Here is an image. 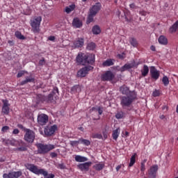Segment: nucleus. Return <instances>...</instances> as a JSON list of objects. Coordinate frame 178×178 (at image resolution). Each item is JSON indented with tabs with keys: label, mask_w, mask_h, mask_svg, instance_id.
Here are the masks:
<instances>
[{
	"label": "nucleus",
	"mask_w": 178,
	"mask_h": 178,
	"mask_svg": "<svg viewBox=\"0 0 178 178\" xmlns=\"http://www.w3.org/2000/svg\"><path fill=\"white\" fill-rule=\"evenodd\" d=\"M177 30H178V20L172 25V26L169 29V31L170 33H176Z\"/></svg>",
	"instance_id": "obj_30"
},
{
	"label": "nucleus",
	"mask_w": 178,
	"mask_h": 178,
	"mask_svg": "<svg viewBox=\"0 0 178 178\" xmlns=\"http://www.w3.org/2000/svg\"><path fill=\"white\" fill-rule=\"evenodd\" d=\"M34 81H35V79L33 76H26L25 80L20 82V86H24L27 83H34Z\"/></svg>",
	"instance_id": "obj_21"
},
{
	"label": "nucleus",
	"mask_w": 178,
	"mask_h": 178,
	"mask_svg": "<svg viewBox=\"0 0 178 178\" xmlns=\"http://www.w3.org/2000/svg\"><path fill=\"white\" fill-rule=\"evenodd\" d=\"M25 72L24 71H20L19 72L17 73V77L20 78L24 74Z\"/></svg>",
	"instance_id": "obj_47"
},
{
	"label": "nucleus",
	"mask_w": 178,
	"mask_h": 178,
	"mask_svg": "<svg viewBox=\"0 0 178 178\" xmlns=\"http://www.w3.org/2000/svg\"><path fill=\"white\" fill-rule=\"evenodd\" d=\"M19 131L17 129H15L13 131V134H19Z\"/></svg>",
	"instance_id": "obj_52"
},
{
	"label": "nucleus",
	"mask_w": 178,
	"mask_h": 178,
	"mask_svg": "<svg viewBox=\"0 0 178 178\" xmlns=\"http://www.w3.org/2000/svg\"><path fill=\"white\" fill-rule=\"evenodd\" d=\"M121 168H122V165H118L117 167H116V170H117V172H119V170H120V169H121Z\"/></svg>",
	"instance_id": "obj_57"
},
{
	"label": "nucleus",
	"mask_w": 178,
	"mask_h": 178,
	"mask_svg": "<svg viewBox=\"0 0 178 178\" xmlns=\"http://www.w3.org/2000/svg\"><path fill=\"white\" fill-rule=\"evenodd\" d=\"M27 148L26 147H20L17 148V151H26Z\"/></svg>",
	"instance_id": "obj_48"
},
{
	"label": "nucleus",
	"mask_w": 178,
	"mask_h": 178,
	"mask_svg": "<svg viewBox=\"0 0 178 178\" xmlns=\"http://www.w3.org/2000/svg\"><path fill=\"white\" fill-rule=\"evenodd\" d=\"M76 8V5L72 4L67 7L65 8V12L66 13H70V12H73Z\"/></svg>",
	"instance_id": "obj_33"
},
{
	"label": "nucleus",
	"mask_w": 178,
	"mask_h": 178,
	"mask_svg": "<svg viewBox=\"0 0 178 178\" xmlns=\"http://www.w3.org/2000/svg\"><path fill=\"white\" fill-rule=\"evenodd\" d=\"M75 161L76 162H87L88 161V159L87 157H84L83 156L76 155L75 156Z\"/></svg>",
	"instance_id": "obj_27"
},
{
	"label": "nucleus",
	"mask_w": 178,
	"mask_h": 178,
	"mask_svg": "<svg viewBox=\"0 0 178 178\" xmlns=\"http://www.w3.org/2000/svg\"><path fill=\"white\" fill-rule=\"evenodd\" d=\"M15 35L18 40H24L26 38L24 35H22V33L20 31H16L15 33Z\"/></svg>",
	"instance_id": "obj_36"
},
{
	"label": "nucleus",
	"mask_w": 178,
	"mask_h": 178,
	"mask_svg": "<svg viewBox=\"0 0 178 178\" xmlns=\"http://www.w3.org/2000/svg\"><path fill=\"white\" fill-rule=\"evenodd\" d=\"M49 118L45 114H40L38 115V122L40 126H44L48 123Z\"/></svg>",
	"instance_id": "obj_13"
},
{
	"label": "nucleus",
	"mask_w": 178,
	"mask_h": 178,
	"mask_svg": "<svg viewBox=\"0 0 178 178\" xmlns=\"http://www.w3.org/2000/svg\"><path fill=\"white\" fill-rule=\"evenodd\" d=\"M10 106V104L8 103V102H4L3 106H2V113L4 115H9V112L10 111V108H9Z\"/></svg>",
	"instance_id": "obj_19"
},
{
	"label": "nucleus",
	"mask_w": 178,
	"mask_h": 178,
	"mask_svg": "<svg viewBox=\"0 0 178 178\" xmlns=\"http://www.w3.org/2000/svg\"><path fill=\"white\" fill-rule=\"evenodd\" d=\"M17 127H19V129H22L24 130V129H26V128H25L24 127H23V125L21 124H19L17 125Z\"/></svg>",
	"instance_id": "obj_54"
},
{
	"label": "nucleus",
	"mask_w": 178,
	"mask_h": 178,
	"mask_svg": "<svg viewBox=\"0 0 178 178\" xmlns=\"http://www.w3.org/2000/svg\"><path fill=\"white\" fill-rule=\"evenodd\" d=\"M150 49H151V51H155V49H156L155 46H154V45L151 46Z\"/></svg>",
	"instance_id": "obj_59"
},
{
	"label": "nucleus",
	"mask_w": 178,
	"mask_h": 178,
	"mask_svg": "<svg viewBox=\"0 0 178 178\" xmlns=\"http://www.w3.org/2000/svg\"><path fill=\"white\" fill-rule=\"evenodd\" d=\"M8 44H9L10 47H13V45H15V42H13V40H8Z\"/></svg>",
	"instance_id": "obj_51"
},
{
	"label": "nucleus",
	"mask_w": 178,
	"mask_h": 178,
	"mask_svg": "<svg viewBox=\"0 0 178 178\" xmlns=\"http://www.w3.org/2000/svg\"><path fill=\"white\" fill-rule=\"evenodd\" d=\"M153 95L154 97H159V92L158 90L153 92Z\"/></svg>",
	"instance_id": "obj_50"
},
{
	"label": "nucleus",
	"mask_w": 178,
	"mask_h": 178,
	"mask_svg": "<svg viewBox=\"0 0 178 178\" xmlns=\"http://www.w3.org/2000/svg\"><path fill=\"white\" fill-rule=\"evenodd\" d=\"M92 111H97L99 115H102V113L104 112V108L102 107H92Z\"/></svg>",
	"instance_id": "obj_39"
},
{
	"label": "nucleus",
	"mask_w": 178,
	"mask_h": 178,
	"mask_svg": "<svg viewBox=\"0 0 178 178\" xmlns=\"http://www.w3.org/2000/svg\"><path fill=\"white\" fill-rule=\"evenodd\" d=\"M48 40H49V41H55V36H49V37L48 38Z\"/></svg>",
	"instance_id": "obj_53"
},
{
	"label": "nucleus",
	"mask_w": 178,
	"mask_h": 178,
	"mask_svg": "<svg viewBox=\"0 0 178 178\" xmlns=\"http://www.w3.org/2000/svg\"><path fill=\"white\" fill-rule=\"evenodd\" d=\"M50 156H51V158H56V157L58 156V154H56V152H51V153L50 154Z\"/></svg>",
	"instance_id": "obj_49"
},
{
	"label": "nucleus",
	"mask_w": 178,
	"mask_h": 178,
	"mask_svg": "<svg viewBox=\"0 0 178 178\" xmlns=\"http://www.w3.org/2000/svg\"><path fill=\"white\" fill-rule=\"evenodd\" d=\"M58 95L59 89H58L56 87H54L52 92L48 95L47 102H50L51 104H56V101L59 98Z\"/></svg>",
	"instance_id": "obj_7"
},
{
	"label": "nucleus",
	"mask_w": 178,
	"mask_h": 178,
	"mask_svg": "<svg viewBox=\"0 0 178 178\" xmlns=\"http://www.w3.org/2000/svg\"><path fill=\"white\" fill-rule=\"evenodd\" d=\"M45 65V58H42V59L39 60V66H44Z\"/></svg>",
	"instance_id": "obj_46"
},
{
	"label": "nucleus",
	"mask_w": 178,
	"mask_h": 178,
	"mask_svg": "<svg viewBox=\"0 0 178 178\" xmlns=\"http://www.w3.org/2000/svg\"><path fill=\"white\" fill-rule=\"evenodd\" d=\"M79 141L81 144H83V145H86V147H88L91 144V142L87 139L84 138H79Z\"/></svg>",
	"instance_id": "obj_35"
},
{
	"label": "nucleus",
	"mask_w": 178,
	"mask_h": 178,
	"mask_svg": "<svg viewBox=\"0 0 178 178\" xmlns=\"http://www.w3.org/2000/svg\"><path fill=\"white\" fill-rule=\"evenodd\" d=\"M83 45H84V39L78 38L77 40L74 41L72 48L76 49L77 48L83 47Z\"/></svg>",
	"instance_id": "obj_17"
},
{
	"label": "nucleus",
	"mask_w": 178,
	"mask_h": 178,
	"mask_svg": "<svg viewBox=\"0 0 178 178\" xmlns=\"http://www.w3.org/2000/svg\"><path fill=\"white\" fill-rule=\"evenodd\" d=\"M118 58H120V59H123V55L118 54Z\"/></svg>",
	"instance_id": "obj_60"
},
{
	"label": "nucleus",
	"mask_w": 178,
	"mask_h": 178,
	"mask_svg": "<svg viewBox=\"0 0 178 178\" xmlns=\"http://www.w3.org/2000/svg\"><path fill=\"white\" fill-rule=\"evenodd\" d=\"M103 136H104V138H105V140H106V138H108V135L106 134V133L103 132Z\"/></svg>",
	"instance_id": "obj_58"
},
{
	"label": "nucleus",
	"mask_w": 178,
	"mask_h": 178,
	"mask_svg": "<svg viewBox=\"0 0 178 178\" xmlns=\"http://www.w3.org/2000/svg\"><path fill=\"white\" fill-rule=\"evenodd\" d=\"M25 135H24V140L27 143H34V140L35 139V133L29 129H24Z\"/></svg>",
	"instance_id": "obj_8"
},
{
	"label": "nucleus",
	"mask_w": 178,
	"mask_h": 178,
	"mask_svg": "<svg viewBox=\"0 0 178 178\" xmlns=\"http://www.w3.org/2000/svg\"><path fill=\"white\" fill-rule=\"evenodd\" d=\"M120 91L121 92V93L123 94V95H129V94H130V92H131L130 91V89L125 85H124L120 88Z\"/></svg>",
	"instance_id": "obj_23"
},
{
	"label": "nucleus",
	"mask_w": 178,
	"mask_h": 178,
	"mask_svg": "<svg viewBox=\"0 0 178 178\" xmlns=\"http://www.w3.org/2000/svg\"><path fill=\"white\" fill-rule=\"evenodd\" d=\"M81 91V87L79 85H75L71 88L72 94H76V92H80Z\"/></svg>",
	"instance_id": "obj_29"
},
{
	"label": "nucleus",
	"mask_w": 178,
	"mask_h": 178,
	"mask_svg": "<svg viewBox=\"0 0 178 178\" xmlns=\"http://www.w3.org/2000/svg\"><path fill=\"white\" fill-rule=\"evenodd\" d=\"M87 0H82V2H86Z\"/></svg>",
	"instance_id": "obj_64"
},
{
	"label": "nucleus",
	"mask_w": 178,
	"mask_h": 178,
	"mask_svg": "<svg viewBox=\"0 0 178 178\" xmlns=\"http://www.w3.org/2000/svg\"><path fill=\"white\" fill-rule=\"evenodd\" d=\"M150 76L151 79L152 80H154L156 81L159 79V76H161V72L156 69L154 66L150 67Z\"/></svg>",
	"instance_id": "obj_11"
},
{
	"label": "nucleus",
	"mask_w": 178,
	"mask_h": 178,
	"mask_svg": "<svg viewBox=\"0 0 178 178\" xmlns=\"http://www.w3.org/2000/svg\"><path fill=\"white\" fill-rule=\"evenodd\" d=\"M56 130H58V126L56 124L47 126L44 129V136H46V137H51V136L55 134Z\"/></svg>",
	"instance_id": "obj_9"
},
{
	"label": "nucleus",
	"mask_w": 178,
	"mask_h": 178,
	"mask_svg": "<svg viewBox=\"0 0 178 178\" xmlns=\"http://www.w3.org/2000/svg\"><path fill=\"white\" fill-rule=\"evenodd\" d=\"M78 65H92L95 63V54L79 53L76 57Z\"/></svg>",
	"instance_id": "obj_1"
},
{
	"label": "nucleus",
	"mask_w": 178,
	"mask_h": 178,
	"mask_svg": "<svg viewBox=\"0 0 178 178\" xmlns=\"http://www.w3.org/2000/svg\"><path fill=\"white\" fill-rule=\"evenodd\" d=\"M8 130H9V127L8 126H4L1 128L2 133H7Z\"/></svg>",
	"instance_id": "obj_45"
},
{
	"label": "nucleus",
	"mask_w": 178,
	"mask_h": 178,
	"mask_svg": "<svg viewBox=\"0 0 178 178\" xmlns=\"http://www.w3.org/2000/svg\"><path fill=\"white\" fill-rule=\"evenodd\" d=\"M58 169H66V165L64 163H59L57 165Z\"/></svg>",
	"instance_id": "obj_44"
},
{
	"label": "nucleus",
	"mask_w": 178,
	"mask_h": 178,
	"mask_svg": "<svg viewBox=\"0 0 178 178\" xmlns=\"http://www.w3.org/2000/svg\"><path fill=\"white\" fill-rule=\"evenodd\" d=\"M91 165H92V162L88 161L86 163H80L77 166L78 168L82 172H88V170H90V166H91Z\"/></svg>",
	"instance_id": "obj_14"
},
{
	"label": "nucleus",
	"mask_w": 178,
	"mask_h": 178,
	"mask_svg": "<svg viewBox=\"0 0 178 178\" xmlns=\"http://www.w3.org/2000/svg\"><path fill=\"white\" fill-rule=\"evenodd\" d=\"M38 97L39 98H40V101H41V102L44 101V96H42V95H38Z\"/></svg>",
	"instance_id": "obj_55"
},
{
	"label": "nucleus",
	"mask_w": 178,
	"mask_h": 178,
	"mask_svg": "<svg viewBox=\"0 0 178 178\" xmlns=\"http://www.w3.org/2000/svg\"><path fill=\"white\" fill-rule=\"evenodd\" d=\"M159 42L161 45H168V38H166V37L164 35H161L159 38Z\"/></svg>",
	"instance_id": "obj_26"
},
{
	"label": "nucleus",
	"mask_w": 178,
	"mask_h": 178,
	"mask_svg": "<svg viewBox=\"0 0 178 178\" xmlns=\"http://www.w3.org/2000/svg\"><path fill=\"white\" fill-rule=\"evenodd\" d=\"M93 69L94 67L91 65L84 67L78 71L77 76L79 77H86V76H87L88 74V72H90V70H92Z\"/></svg>",
	"instance_id": "obj_10"
},
{
	"label": "nucleus",
	"mask_w": 178,
	"mask_h": 178,
	"mask_svg": "<svg viewBox=\"0 0 178 178\" xmlns=\"http://www.w3.org/2000/svg\"><path fill=\"white\" fill-rule=\"evenodd\" d=\"M134 67V63H127L124 66L121 67L119 71L121 72H126V70L133 69Z\"/></svg>",
	"instance_id": "obj_20"
},
{
	"label": "nucleus",
	"mask_w": 178,
	"mask_h": 178,
	"mask_svg": "<svg viewBox=\"0 0 178 178\" xmlns=\"http://www.w3.org/2000/svg\"><path fill=\"white\" fill-rule=\"evenodd\" d=\"M104 168H105V164L103 163H98L93 165V169H95V170H97L98 172L102 170Z\"/></svg>",
	"instance_id": "obj_28"
},
{
	"label": "nucleus",
	"mask_w": 178,
	"mask_h": 178,
	"mask_svg": "<svg viewBox=\"0 0 178 178\" xmlns=\"http://www.w3.org/2000/svg\"><path fill=\"white\" fill-rule=\"evenodd\" d=\"M129 132H127V131L125 132L126 137H129Z\"/></svg>",
	"instance_id": "obj_62"
},
{
	"label": "nucleus",
	"mask_w": 178,
	"mask_h": 178,
	"mask_svg": "<svg viewBox=\"0 0 178 178\" xmlns=\"http://www.w3.org/2000/svg\"><path fill=\"white\" fill-rule=\"evenodd\" d=\"M115 79V74L112 71H106L102 75V81H112Z\"/></svg>",
	"instance_id": "obj_12"
},
{
	"label": "nucleus",
	"mask_w": 178,
	"mask_h": 178,
	"mask_svg": "<svg viewBox=\"0 0 178 178\" xmlns=\"http://www.w3.org/2000/svg\"><path fill=\"white\" fill-rule=\"evenodd\" d=\"M79 130H81V131H84V128L80 127V128H79Z\"/></svg>",
	"instance_id": "obj_63"
},
{
	"label": "nucleus",
	"mask_w": 178,
	"mask_h": 178,
	"mask_svg": "<svg viewBox=\"0 0 178 178\" xmlns=\"http://www.w3.org/2000/svg\"><path fill=\"white\" fill-rule=\"evenodd\" d=\"M136 156H137V153H134V155L131 156L129 164V168H131V166L136 163Z\"/></svg>",
	"instance_id": "obj_32"
},
{
	"label": "nucleus",
	"mask_w": 178,
	"mask_h": 178,
	"mask_svg": "<svg viewBox=\"0 0 178 178\" xmlns=\"http://www.w3.org/2000/svg\"><path fill=\"white\" fill-rule=\"evenodd\" d=\"M80 143V139H79L78 140L70 141V145H72V147H76V145H79V144Z\"/></svg>",
	"instance_id": "obj_41"
},
{
	"label": "nucleus",
	"mask_w": 178,
	"mask_h": 178,
	"mask_svg": "<svg viewBox=\"0 0 178 178\" xmlns=\"http://www.w3.org/2000/svg\"><path fill=\"white\" fill-rule=\"evenodd\" d=\"M123 116H124V113L123 112H119L115 115L116 119H123Z\"/></svg>",
	"instance_id": "obj_42"
},
{
	"label": "nucleus",
	"mask_w": 178,
	"mask_h": 178,
	"mask_svg": "<svg viewBox=\"0 0 178 178\" xmlns=\"http://www.w3.org/2000/svg\"><path fill=\"white\" fill-rule=\"evenodd\" d=\"M162 82L165 87H168V86H169V78L166 76H164L162 79Z\"/></svg>",
	"instance_id": "obj_37"
},
{
	"label": "nucleus",
	"mask_w": 178,
	"mask_h": 178,
	"mask_svg": "<svg viewBox=\"0 0 178 178\" xmlns=\"http://www.w3.org/2000/svg\"><path fill=\"white\" fill-rule=\"evenodd\" d=\"M101 8H102L101 3H96L90 8L89 14L86 21L87 24H90V23H92V22H94V17H95L98 12L101 10Z\"/></svg>",
	"instance_id": "obj_3"
},
{
	"label": "nucleus",
	"mask_w": 178,
	"mask_h": 178,
	"mask_svg": "<svg viewBox=\"0 0 178 178\" xmlns=\"http://www.w3.org/2000/svg\"><path fill=\"white\" fill-rule=\"evenodd\" d=\"M115 65V59H107L105 61L103 62L102 65L104 67H108L109 66H113Z\"/></svg>",
	"instance_id": "obj_22"
},
{
	"label": "nucleus",
	"mask_w": 178,
	"mask_h": 178,
	"mask_svg": "<svg viewBox=\"0 0 178 178\" xmlns=\"http://www.w3.org/2000/svg\"><path fill=\"white\" fill-rule=\"evenodd\" d=\"M158 165H154L152 166L149 170V178H156V172H158Z\"/></svg>",
	"instance_id": "obj_16"
},
{
	"label": "nucleus",
	"mask_w": 178,
	"mask_h": 178,
	"mask_svg": "<svg viewBox=\"0 0 178 178\" xmlns=\"http://www.w3.org/2000/svg\"><path fill=\"white\" fill-rule=\"evenodd\" d=\"M92 31L93 34H95V35H97V34L101 33V28H99V26L95 25L92 27Z\"/></svg>",
	"instance_id": "obj_31"
},
{
	"label": "nucleus",
	"mask_w": 178,
	"mask_h": 178,
	"mask_svg": "<svg viewBox=\"0 0 178 178\" xmlns=\"http://www.w3.org/2000/svg\"><path fill=\"white\" fill-rule=\"evenodd\" d=\"M25 168L30 172H32V173L38 175V176H40V175H42V176H44V178H55V175L48 174V171H47L45 169L38 168V166L34 164L26 163L25 164Z\"/></svg>",
	"instance_id": "obj_2"
},
{
	"label": "nucleus",
	"mask_w": 178,
	"mask_h": 178,
	"mask_svg": "<svg viewBox=\"0 0 178 178\" xmlns=\"http://www.w3.org/2000/svg\"><path fill=\"white\" fill-rule=\"evenodd\" d=\"M160 119H165V115H160Z\"/></svg>",
	"instance_id": "obj_61"
},
{
	"label": "nucleus",
	"mask_w": 178,
	"mask_h": 178,
	"mask_svg": "<svg viewBox=\"0 0 178 178\" xmlns=\"http://www.w3.org/2000/svg\"><path fill=\"white\" fill-rule=\"evenodd\" d=\"M140 72L143 77H147V76H148V73H149V68H148V65H144L143 68Z\"/></svg>",
	"instance_id": "obj_24"
},
{
	"label": "nucleus",
	"mask_w": 178,
	"mask_h": 178,
	"mask_svg": "<svg viewBox=\"0 0 178 178\" xmlns=\"http://www.w3.org/2000/svg\"><path fill=\"white\" fill-rule=\"evenodd\" d=\"M129 6H130L131 9H134V8H136V4L131 3L129 5Z\"/></svg>",
	"instance_id": "obj_56"
},
{
	"label": "nucleus",
	"mask_w": 178,
	"mask_h": 178,
	"mask_svg": "<svg viewBox=\"0 0 178 178\" xmlns=\"http://www.w3.org/2000/svg\"><path fill=\"white\" fill-rule=\"evenodd\" d=\"M134 101V97L131 96H122L120 97V105L122 109H128L130 111V106H131V104H133Z\"/></svg>",
	"instance_id": "obj_5"
},
{
	"label": "nucleus",
	"mask_w": 178,
	"mask_h": 178,
	"mask_svg": "<svg viewBox=\"0 0 178 178\" xmlns=\"http://www.w3.org/2000/svg\"><path fill=\"white\" fill-rule=\"evenodd\" d=\"M140 171L145 172V162H142L140 163Z\"/></svg>",
	"instance_id": "obj_43"
},
{
	"label": "nucleus",
	"mask_w": 178,
	"mask_h": 178,
	"mask_svg": "<svg viewBox=\"0 0 178 178\" xmlns=\"http://www.w3.org/2000/svg\"><path fill=\"white\" fill-rule=\"evenodd\" d=\"M72 24L75 29H81V27H83V22H81V20H80V19L78 17L73 19Z\"/></svg>",
	"instance_id": "obj_18"
},
{
	"label": "nucleus",
	"mask_w": 178,
	"mask_h": 178,
	"mask_svg": "<svg viewBox=\"0 0 178 178\" xmlns=\"http://www.w3.org/2000/svg\"><path fill=\"white\" fill-rule=\"evenodd\" d=\"M38 147V154H48L49 151H52V149H55V145H44L42 143H38L37 145Z\"/></svg>",
	"instance_id": "obj_6"
},
{
	"label": "nucleus",
	"mask_w": 178,
	"mask_h": 178,
	"mask_svg": "<svg viewBox=\"0 0 178 178\" xmlns=\"http://www.w3.org/2000/svg\"><path fill=\"white\" fill-rule=\"evenodd\" d=\"M120 134V128H118L114 131H113V134H112L113 139L116 141L118 138H119Z\"/></svg>",
	"instance_id": "obj_25"
},
{
	"label": "nucleus",
	"mask_w": 178,
	"mask_h": 178,
	"mask_svg": "<svg viewBox=\"0 0 178 178\" xmlns=\"http://www.w3.org/2000/svg\"><path fill=\"white\" fill-rule=\"evenodd\" d=\"M95 43L90 42L88 44L86 49H88V51H94V49H95Z\"/></svg>",
	"instance_id": "obj_34"
},
{
	"label": "nucleus",
	"mask_w": 178,
	"mask_h": 178,
	"mask_svg": "<svg viewBox=\"0 0 178 178\" xmlns=\"http://www.w3.org/2000/svg\"><path fill=\"white\" fill-rule=\"evenodd\" d=\"M92 138H97L98 140L102 139V134H92Z\"/></svg>",
	"instance_id": "obj_40"
},
{
	"label": "nucleus",
	"mask_w": 178,
	"mask_h": 178,
	"mask_svg": "<svg viewBox=\"0 0 178 178\" xmlns=\"http://www.w3.org/2000/svg\"><path fill=\"white\" fill-rule=\"evenodd\" d=\"M22 173L21 171H17V172H11L8 174L4 173L3 175V178H19L20 176H22Z\"/></svg>",
	"instance_id": "obj_15"
},
{
	"label": "nucleus",
	"mask_w": 178,
	"mask_h": 178,
	"mask_svg": "<svg viewBox=\"0 0 178 178\" xmlns=\"http://www.w3.org/2000/svg\"><path fill=\"white\" fill-rule=\"evenodd\" d=\"M41 22H42V17L38 16L34 17L33 19L31 20V26L32 27V31L34 34H38L41 30L40 29V26H41Z\"/></svg>",
	"instance_id": "obj_4"
},
{
	"label": "nucleus",
	"mask_w": 178,
	"mask_h": 178,
	"mask_svg": "<svg viewBox=\"0 0 178 178\" xmlns=\"http://www.w3.org/2000/svg\"><path fill=\"white\" fill-rule=\"evenodd\" d=\"M129 42L131 44V45H132V47H137V45L138 44V43L137 42V40H136V38H131L129 39Z\"/></svg>",
	"instance_id": "obj_38"
}]
</instances>
